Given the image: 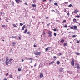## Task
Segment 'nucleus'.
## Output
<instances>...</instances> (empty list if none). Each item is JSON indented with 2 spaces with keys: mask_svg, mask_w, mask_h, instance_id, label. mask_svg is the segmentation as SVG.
I'll use <instances>...</instances> for the list:
<instances>
[{
  "mask_svg": "<svg viewBox=\"0 0 80 80\" xmlns=\"http://www.w3.org/2000/svg\"><path fill=\"white\" fill-rule=\"evenodd\" d=\"M13 60V59H11L9 60L8 58H6V65H8L9 62H11V61Z\"/></svg>",
  "mask_w": 80,
  "mask_h": 80,
  "instance_id": "f257e3e1",
  "label": "nucleus"
},
{
  "mask_svg": "<svg viewBox=\"0 0 80 80\" xmlns=\"http://www.w3.org/2000/svg\"><path fill=\"white\" fill-rule=\"evenodd\" d=\"M48 34L49 35H48L49 37H51L52 36V32L50 31H49L48 32Z\"/></svg>",
  "mask_w": 80,
  "mask_h": 80,
  "instance_id": "f03ea898",
  "label": "nucleus"
},
{
  "mask_svg": "<svg viewBox=\"0 0 80 80\" xmlns=\"http://www.w3.org/2000/svg\"><path fill=\"white\" fill-rule=\"evenodd\" d=\"M34 54L36 55H40V54H41V52H36L34 53Z\"/></svg>",
  "mask_w": 80,
  "mask_h": 80,
  "instance_id": "7ed1b4c3",
  "label": "nucleus"
},
{
  "mask_svg": "<svg viewBox=\"0 0 80 80\" xmlns=\"http://www.w3.org/2000/svg\"><path fill=\"white\" fill-rule=\"evenodd\" d=\"M43 73H40L39 75V77H40L41 78H43Z\"/></svg>",
  "mask_w": 80,
  "mask_h": 80,
  "instance_id": "20e7f679",
  "label": "nucleus"
},
{
  "mask_svg": "<svg viewBox=\"0 0 80 80\" xmlns=\"http://www.w3.org/2000/svg\"><path fill=\"white\" fill-rule=\"evenodd\" d=\"M74 60L73 59L71 61V64L72 66H74Z\"/></svg>",
  "mask_w": 80,
  "mask_h": 80,
  "instance_id": "39448f33",
  "label": "nucleus"
},
{
  "mask_svg": "<svg viewBox=\"0 0 80 80\" xmlns=\"http://www.w3.org/2000/svg\"><path fill=\"white\" fill-rule=\"evenodd\" d=\"M15 1L17 3H19L22 2V0H15Z\"/></svg>",
  "mask_w": 80,
  "mask_h": 80,
  "instance_id": "423d86ee",
  "label": "nucleus"
},
{
  "mask_svg": "<svg viewBox=\"0 0 80 80\" xmlns=\"http://www.w3.org/2000/svg\"><path fill=\"white\" fill-rule=\"evenodd\" d=\"M76 65H77L76 67V68H77V69H80V66L79 65V64H78H78L77 63Z\"/></svg>",
  "mask_w": 80,
  "mask_h": 80,
  "instance_id": "0eeeda50",
  "label": "nucleus"
},
{
  "mask_svg": "<svg viewBox=\"0 0 80 80\" xmlns=\"http://www.w3.org/2000/svg\"><path fill=\"white\" fill-rule=\"evenodd\" d=\"M74 13L77 14V13H78V11L77 10V9H76L74 10Z\"/></svg>",
  "mask_w": 80,
  "mask_h": 80,
  "instance_id": "6e6552de",
  "label": "nucleus"
},
{
  "mask_svg": "<svg viewBox=\"0 0 80 80\" xmlns=\"http://www.w3.org/2000/svg\"><path fill=\"white\" fill-rule=\"evenodd\" d=\"M25 25H24L22 28V30H23L25 29Z\"/></svg>",
  "mask_w": 80,
  "mask_h": 80,
  "instance_id": "1a4fd4ad",
  "label": "nucleus"
},
{
  "mask_svg": "<svg viewBox=\"0 0 80 80\" xmlns=\"http://www.w3.org/2000/svg\"><path fill=\"white\" fill-rule=\"evenodd\" d=\"M74 29L75 30H77V27L76 26H73Z\"/></svg>",
  "mask_w": 80,
  "mask_h": 80,
  "instance_id": "9d476101",
  "label": "nucleus"
},
{
  "mask_svg": "<svg viewBox=\"0 0 80 80\" xmlns=\"http://www.w3.org/2000/svg\"><path fill=\"white\" fill-rule=\"evenodd\" d=\"M59 71L60 72H63V68H61L60 69H59Z\"/></svg>",
  "mask_w": 80,
  "mask_h": 80,
  "instance_id": "9b49d317",
  "label": "nucleus"
},
{
  "mask_svg": "<svg viewBox=\"0 0 80 80\" xmlns=\"http://www.w3.org/2000/svg\"><path fill=\"white\" fill-rule=\"evenodd\" d=\"M54 63H55V62L54 61H52L51 62H50L49 63V64H50V65H51L52 64H53Z\"/></svg>",
  "mask_w": 80,
  "mask_h": 80,
  "instance_id": "f8f14e48",
  "label": "nucleus"
},
{
  "mask_svg": "<svg viewBox=\"0 0 80 80\" xmlns=\"http://www.w3.org/2000/svg\"><path fill=\"white\" fill-rule=\"evenodd\" d=\"M57 65H59L60 63V62L59 61H58L57 62Z\"/></svg>",
  "mask_w": 80,
  "mask_h": 80,
  "instance_id": "ddd939ff",
  "label": "nucleus"
},
{
  "mask_svg": "<svg viewBox=\"0 0 80 80\" xmlns=\"http://www.w3.org/2000/svg\"><path fill=\"white\" fill-rule=\"evenodd\" d=\"M32 7H37V6H36V5L34 4H32Z\"/></svg>",
  "mask_w": 80,
  "mask_h": 80,
  "instance_id": "4468645a",
  "label": "nucleus"
},
{
  "mask_svg": "<svg viewBox=\"0 0 80 80\" xmlns=\"http://www.w3.org/2000/svg\"><path fill=\"white\" fill-rule=\"evenodd\" d=\"M0 13L1 14V15H2V16H3V15H5V14H4V13H3V12H0Z\"/></svg>",
  "mask_w": 80,
  "mask_h": 80,
  "instance_id": "2eb2a0df",
  "label": "nucleus"
},
{
  "mask_svg": "<svg viewBox=\"0 0 80 80\" xmlns=\"http://www.w3.org/2000/svg\"><path fill=\"white\" fill-rule=\"evenodd\" d=\"M75 54L77 55H80V53L79 52H75Z\"/></svg>",
  "mask_w": 80,
  "mask_h": 80,
  "instance_id": "dca6fc26",
  "label": "nucleus"
},
{
  "mask_svg": "<svg viewBox=\"0 0 80 80\" xmlns=\"http://www.w3.org/2000/svg\"><path fill=\"white\" fill-rule=\"evenodd\" d=\"M64 47H65V46H67V43H64L63 45Z\"/></svg>",
  "mask_w": 80,
  "mask_h": 80,
  "instance_id": "f3484780",
  "label": "nucleus"
},
{
  "mask_svg": "<svg viewBox=\"0 0 80 80\" xmlns=\"http://www.w3.org/2000/svg\"><path fill=\"white\" fill-rule=\"evenodd\" d=\"M61 43H63V42H64V39H62L60 41Z\"/></svg>",
  "mask_w": 80,
  "mask_h": 80,
  "instance_id": "a211bd4d",
  "label": "nucleus"
},
{
  "mask_svg": "<svg viewBox=\"0 0 80 80\" xmlns=\"http://www.w3.org/2000/svg\"><path fill=\"white\" fill-rule=\"evenodd\" d=\"M73 22H77V19H73Z\"/></svg>",
  "mask_w": 80,
  "mask_h": 80,
  "instance_id": "6ab92c4d",
  "label": "nucleus"
},
{
  "mask_svg": "<svg viewBox=\"0 0 80 80\" xmlns=\"http://www.w3.org/2000/svg\"><path fill=\"white\" fill-rule=\"evenodd\" d=\"M12 25L14 27H16V28L17 27V26H16V25H15V24H13Z\"/></svg>",
  "mask_w": 80,
  "mask_h": 80,
  "instance_id": "aec40b11",
  "label": "nucleus"
},
{
  "mask_svg": "<svg viewBox=\"0 0 80 80\" xmlns=\"http://www.w3.org/2000/svg\"><path fill=\"white\" fill-rule=\"evenodd\" d=\"M27 29H26L24 32V33L25 34V33H27Z\"/></svg>",
  "mask_w": 80,
  "mask_h": 80,
  "instance_id": "412c9836",
  "label": "nucleus"
},
{
  "mask_svg": "<svg viewBox=\"0 0 80 80\" xmlns=\"http://www.w3.org/2000/svg\"><path fill=\"white\" fill-rule=\"evenodd\" d=\"M16 44V43H15V42H14L12 43V45L13 46H14V45H15V44Z\"/></svg>",
  "mask_w": 80,
  "mask_h": 80,
  "instance_id": "4be33fe9",
  "label": "nucleus"
},
{
  "mask_svg": "<svg viewBox=\"0 0 80 80\" xmlns=\"http://www.w3.org/2000/svg\"><path fill=\"white\" fill-rule=\"evenodd\" d=\"M75 17L76 18H80V16H76Z\"/></svg>",
  "mask_w": 80,
  "mask_h": 80,
  "instance_id": "5701e85b",
  "label": "nucleus"
},
{
  "mask_svg": "<svg viewBox=\"0 0 80 80\" xmlns=\"http://www.w3.org/2000/svg\"><path fill=\"white\" fill-rule=\"evenodd\" d=\"M14 2H13V1L12 2V5H14Z\"/></svg>",
  "mask_w": 80,
  "mask_h": 80,
  "instance_id": "b1692460",
  "label": "nucleus"
},
{
  "mask_svg": "<svg viewBox=\"0 0 80 80\" xmlns=\"http://www.w3.org/2000/svg\"><path fill=\"white\" fill-rule=\"evenodd\" d=\"M53 58L54 59H56L55 60L57 59V57L56 56H54Z\"/></svg>",
  "mask_w": 80,
  "mask_h": 80,
  "instance_id": "393cba45",
  "label": "nucleus"
},
{
  "mask_svg": "<svg viewBox=\"0 0 80 80\" xmlns=\"http://www.w3.org/2000/svg\"><path fill=\"white\" fill-rule=\"evenodd\" d=\"M67 14L68 16H69V15H70V13H69V12H68V13L67 12Z\"/></svg>",
  "mask_w": 80,
  "mask_h": 80,
  "instance_id": "a878e982",
  "label": "nucleus"
},
{
  "mask_svg": "<svg viewBox=\"0 0 80 80\" xmlns=\"http://www.w3.org/2000/svg\"><path fill=\"white\" fill-rule=\"evenodd\" d=\"M6 27V26H5V25H2V28L3 27Z\"/></svg>",
  "mask_w": 80,
  "mask_h": 80,
  "instance_id": "bb28decb",
  "label": "nucleus"
},
{
  "mask_svg": "<svg viewBox=\"0 0 80 80\" xmlns=\"http://www.w3.org/2000/svg\"><path fill=\"white\" fill-rule=\"evenodd\" d=\"M72 38H75L76 37V36H75V35H74L72 36Z\"/></svg>",
  "mask_w": 80,
  "mask_h": 80,
  "instance_id": "cd10ccee",
  "label": "nucleus"
},
{
  "mask_svg": "<svg viewBox=\"0 0 80 80\" xmlns=\"http://www.w3.org/2000/svg\"><path fill=\"white\" fill-rule=\"evenodd\" d=\"M68 26L67 25H65L64 26V27H65V28H67Z\"/></svg>",
  "mask_w": 80,
  "mask_h": 80,
  "instance_id": "c85d7f7f",
  "label": "nucleus"
},
{
  "mask_svg": "<svg viewBox=\"0 0 80 80\" xmlns=\"http://www.w3.org/2000/svg\"><path fill=\"white\" fill-rule=\"evenodd\" d=\"M63 11L64 12H66V11H67V10H66V9H65V8L63 10Z\"/></svg>",
  "mask_w": 80,
  "mask_h": 80,
  "instance_id": "c756f323",
  "label": "nucleus"
},
{
  "mask_svg": "<svg viewBox=\"0 0 80 80\" xmlns=\"http://www.w3.org/2000/svg\"><path fill=\"white\" fill-rule=\"evenodd\" d=\"M56 11H57V13H58V14H59L60 13V12H59V11L56 10Z\"/></svg>",
  "mask_w": 80,
  "mask_h": 80,
  "instance_id": "7c9ffc66",
  "label": "nucleus"
},
{
  "mask_svg": "<svg viewBox=\"0 0 80 80\" xmlns=\"http://www.w3.org/2000/svg\"><path fill=\"white\" fill-rule=\"evenodd\" d=\"M54 5H56V6H57V5L58 4H57V3H54Z\"/></svg>",
  "mask_w": 80,
  "mask_h": 80,
  "instance_id": "2f4dec72",
  "label": "nucleus"
},
{
  "mask_svg": "<svg viewBox=\"0 0 80 80\" xmlns=\"http://www.w3.org/2000/svg\"><path fill=\"white\" fill-rule=\"evenodd\" d=\"M48 48H46L45 49L46 52H47V51H48Z\"/></svg>",
  "mask_w": 80,
  "mask_h": 80,
  "instance_id": "473e14b6",
  "label": "nucleus"
},
{
  "mask_svg": "<svg viewBox=\"0 0 80 80\" xmlns=\"http://www.w3.org/2000/svg\"><path fill=\"white\" fill-rule=\"evenodd\" d=\"M18 71H21V69H20V68H18Z\"/></svg>",
  "mask_w": 80,
  "mask_h": 80,
  "instance_id": "72a5a7b5",
  "label": "nucleus"
},
{
  "mask_svg": "<svg viewBox=\"0 0 80 80\" xmlns=\"http://www.w3.org/2000/svg\"><path fill=\"white\" fill-rule=\"evenodd\" d=\"M9 76L10 77V78H12V75H9Z\"/></svg>",
  "mask_w": 80,
  "mask_h": 80,
  "instance_id": "f704fd0d",
  "label": "nucleus"
},
{
  "mask_svg": "<svg viewBox=\"0 0 80 80\" xmlns=\"http://www.w3.org/2000/svg\"><path fill=\"white\" fill-rule=\"evenodd\" d=\"M50 25V23H49L47 25V26H49Z\"/></svg>",
  "mask_w": 80,
  "mask_h": 80,
  "instance_id": "c9c22d12",
  "label": "nucleus"
},
{
  "mask_svg": "<svg viewBox=\"0 0 80 80\" xmlns=\"http://www.w3.org/2000/svg\"><path fill=\"white\" fill-rule=\"evenodd\" d=\"M33 2L34 3H35L36 2V1H35V0L33 1Z\"/></svg>",
  "mask_w": 80,
  "mask_h": 80,
  "instance_id": "e433bc0d",
  "label": "nucleus"
},
{
  "mask_svg": "<svg viewBox=\"0 0 80 80\" xmlns=\"http://www.w3.org/2000/svg\"><path fill=\"white\" fill-rule=\"evenodd\" d=\"M54 36H55V37H56V35H57V33H54Z\"/></svg>",
  "mask_w": 80,
  "mask_h": 80,
  "instance_id": "4c0bfd02",
  "label": "nucleus"
},
{
  "mask_svg": "<svg viewBox=\"0 0 80 80\" xmlns=\"http://www.w3.org/2000/svg\"><path fill=\"white\" fill-rule=\"evenodd\" d=\"M18 38H19V40H21V37H18Z\"/></svg>",
  "mask_w": 80,
  "mask_h": 80,
  "instance_id": "58836bf2",
  "label": "nucleus"
},
{
  "mask_svg": "<svg viewBox=\"0 0 80 80\" xmlns=\"http://www.w3.org/2000/svg\"><path fill=\"white\" fill-rule=\"evenodd\" d=\"M42 35H45V32H43Z\"/></svg>",
  "mask_w": 80,
  "mask_h": 80,
  "instance_id": "ea45409f",
  "label": "nucleus"
},
{
  "mask_svg": "<svg viewBox=\"0 0 80 80\" xmlns=\"http://www.w3.org/2000/svg\"><path fill=\"white\" fill-rule=\"evenodd\" d=\"M15 38V37H13V36H12V38Z\"/></svg>",
  "mask_w": 80,
  "mask_h": 80,
  "instance_id": "a19ab883",
  "label": "nucleus"
},
{
  "mask_svg": "<svg viewBox=\"0 0 80 80\" xmlns=\"http://www.w3.org/2000/svg\"><path fill=\"white\" fill-rule=\"evenodd\" d=\"M20 25L21 26H22V25H23V23H20Z\"/></svg>",
  "mask_w": 80,
  "mask_h": 80,
  "instance_id": "79ce46f5",
  "label": "nucleus"
},
{
  "mask_svg": "<svg viewBox=\"0 0 80 80\" xmlns=\"http://www.w3.org/2000/svg\"><path fill=\"white\" fill-rule=\"evenodd\" d=\"M53 30L55 32V31H57V30H56V29L55 28L53 29Z\"/></svg>",
  "mask_w": 80,
  "mask_h": 80,
  "instance_id": "37998d69",
  "label": "nucleus"
},
{
  "mask_svg": "<svg viewBox=\"0 0 80 80\" xmlns=\"http://www.w3.org/2000/svg\"><path fill=\"white\" fill-rule=\"evenodd\" d=\"M72 4H70L69 5L68 7H72Z\"/></svg>",
  "mask_w": 80,
  "mask_h": 80,
  "instance_id": "c03bdc74",
  "label": "nucleus"
},
{
  "mask_svg": "<svg viewBox=\"0 0 80 80\" xmlns=\"http://www.w3.org/2000/svg\"><path fill=\"white\" fill-rule=\"evenodd\" d=\"M70 28L71 29H73V28L72 27H71V28Z\"/></svg>",
  "mask_w": 80,
  "mask_h": 80,
  "instance_id": "a18cd8bd",
  "label": "nucleus"
},
{
  "mask_svg": "<svg viewBox=\"0 0 80 80\" xmlns=\"http://www.w3.org/2000/svg\"><path fill=\"white\" fill-rule=\"evenodd\" d=\"M63 22H67V21L66 20H64L63 21Z\"/></svg>",
  "mask_w": 80,
  "mask_h": 80,
  "instance_id": "49530a36",
  "label": "nucleus"
},
{
  "mask_svg": "<svg viewBox=\"0 0 80 80\" xmlns=\"http://www.w3.org/2000/svg\"><path fill=\"white\" fill-rule=\"evenodd\" d=\"M62 55V54H61V53H59V56H60V55Z\"/></svg>",
  "mask_w": 80,
  "mask_h": 80,
  "instance_id": "de8ad7c7",
  "label": "nucleus"
},
{
  "mask_svg": "<svg viewBox=\"0 0 80 80\" xmlns=\"http://www.w3.org/2000/svg\"><path fill=\"white\" fill-rule=\"evenodd\" d=\"M48 17H46V19H48Z\"/></svg>",
  "mask_w": 80,
  "mask_h": 80,
  "instance_id": "09e8293b",
  "label": "nucleus"
},
{
  "mask_svg": "<svg viewBox=\"0 0 80 80\" xmlns=\"http://www.w3.org/2000/svg\"><path fill=\"white\" fill-rule=\"evenodd\" d=\"M33 47H36V45L34 44V45H33Z\"/></svg>",
  "mask_w": 80,
  "mask_h": 80,
  "instance_id": "8fccbe9b",
  "label": "nucleus"
},
{
  "mask_svg": "<svg viewBox=\"0 0 80 80\" xmlns=\"http://www.w3.org/2000/svg\"><path fill=\"white\" fill-rule=\"evenodd\" d=\"M77 43H80V42H79V41H77Z\"/></svg>",
  "mask_w": 80,
  "mask_h": 80,
  "instance_id": "3c124183",
  "label": "nucleus"
},
{
  "mask_svg": "<svg viewBox=\"0 0 80 80\" xmlns=\"http://www.w3.org/2000/svg\"><path fill=\"white\" fill-rule=\"evenodd\" d=\"M65 3L66 4H67V3H68V2H65Z\"/></svg>",
  "mask_w": 80,
  "mask_h": 80,
  "instance_id": "603ef678",
  "label": "nucleus"
},
{
  "mask_svg": "<svg viewBox=\"0 0 80 80\" xmlns=\"http://www.w3.org/2000/svg\"><path fill=\"white\" fill-rule=\"evenodd\" d=\"M8 75V73H7V74H6V76H7V75Z\"/></svg>",
  "mask_w": 80,
  "mask_h": 80,
  "instance_id": "864d4df0",
  "label": "nucleus"
},
{
  "mask_svg": "<svg viewBox=\"0 0 80 80\" xmlns=\"http://www.w3.org/2000/svg\"><path fill=\"white\" fill-rule=\"evenodd\" d=\"M51 12H55V11L53 10H51Z\"/></svg>",
  "mask_w": 80,
  "mask_h": 80,
  "instance_id": "5fc2aeb1",
  "label": "nucleus"
},
{
  "mask_svg": "<svg viewBox=\"0 0 80 80\" xmlns=\"http://www.w3.org/2000/svg\"><path fill=\"white\" fill-rule=\"evenodd\" d=\"M24 4H25V5H27V3L25 2L24 3Z\"/></svg>",
  "mask_w": 80,
  "mask_h": 80,
  "instance_id": "6e6d98bb",
  "label": "nucleus"
},
{
  "mask_svg": "<svg viewBox=\"0 0 80 80\" xmlns=\"http://www.w3.org/2000/svg\"><path fill=\"white\" fill-rule=\"evenodd\" d=\"M28 35H29V34H30V32H28Z\"/></svg>",
  "mask_w": 80,
  "mask_h": 80,
  "instance_id": "4d7b16f0",
  "label": "nucleus"
},
{
  "mask_svg": "<svg viewBox=\"0 0 80 80\" xmlns=\"http://www.w3.org/2000/svg\"><path fill=\"white\" fill-rule=\"evenodd\" d=\"M4 80H7V79H6V78H5L4 79Z\"/></svg>",
  "mask_w": 80,
  "mask_h": 80,
  "instance_id": "13d9d810",
  "label": "nucleus"
},
{
  "mask_svg": "<svg viewBox=\"0 0 80 80\" xmlns=\"http://www.w3.org/2000/svg\"><path fill=\"white\" fill-rule=\"evenodd\" d=\"M53 0H49V2H51V1H52Z\"/></svg>",
  "mask_w": 80,
  "mask_h": 80,
  "instance_id": "bf43d9fd",
  "label": "nucleus"
},
{
  "mask_svg": "<svg viewBox=\"0 0 80 80\" xmlns=\"http://www.w3.org/2000/svg\"><path fill=\"white\" fill-rule=\"evenodd\" d=\"M46 0H43V2H45Z\"/></svg>",
  "mask_w": 80,
  "mask_h": 80,
  "instance_id": "052dcab7",
  "label": "nucleus"
},
{
  "mask_svg": "<svg viewBox=\"0 0 80 80\" xmlns=\"http://www.w3.org/2000/svg\"><path fill=\"white\" fill-rule=\"evenodd\" d=\"M6 22H8V20H6Z\"/></svg>",
  "mask_w": 80,
  "mask_h": 80,
  "instance_id": "680f3d73",
  "label": "nucleus"
},
{
  "mask_svg": "<svg viewBox=\"0 0 80 80\" xmlns=\"http://www.w3.org/2000/svg\"><path fill=\"white\" fill-rule=\"evenodd\" d=\"M24 61V60L23 59H22V62H23Z\"/></svg>",
  "mask_w": 80,
  "mask_h": 80,
  "instance_id": "e2e57ef3",
  "label": "nucleus"
},
{
  "mask_svg": "<svg viewBox=\"0 0 80 80\" xmlns=\"http://www.w3.org/2000/svg\"><path fill=\"white\" fill-rule=\"evenodd\" d=\"M29 60H32V58H29Z\"/></svg>",
  "mask_w": 80,
  "mask_h": 80,
  "instance_id": "0e129e2a",
  "label": "nucleus"
},
{
  "mask_svg": "<svg viewBox=\"0 0 80 80\" xmlns=\"http://www.w3.org/2000/svg\"><path fill=\"white\" fill-rule=\"evenodd\" d=\"M36 65H37V64H35L34 65V67H35V66H36Z\"/></svg>",
  "mask_w": 80,
  "mask_h": 80,
  "instance_id": "69168bd1",
  "label": "nucleus"
},
{
  "mask_svg": "<svg viewBox=\"0 0 80 80\" xmlns=\"http://www.w3.org/2000/svg\"><path fill=\"white\" fill-rule=\"evenodd\" d=\"M2 20L1 18H0V21Z\"/></svg>",
  "mask_w": 80,
  "mask_h": 80,
  "instance_id": "338daca9",
  "label": "nucleus"
},
{
  "mask_svg": "<svg viewBox=\"0 0 80 80\" xmlns=\"http://www.w3.org/2000/svg\"><path fill=\"white\" fill-rule=\"evenodd\" d=\"M44 23V22H42V23Z\"/></svg>",
  "mask_w": 80,
  "mask_h": 80,
  "instance_id": "774afa93",
  "label": "nucleus"
}]
</instances>
